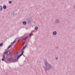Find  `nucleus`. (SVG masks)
Listing matches in <instances>:
<instances>
[{
	"label": "nucleus",
	"mask_w": 75,
	"mask_h": 75,
	"mask_svg": "<svg viewBox=\"0 0 75 75\" xmlns=\"http://www.w3.org/2000/svg\"><path fill=\"white\" fill-rule=\"evenodd\" d=\"M17 58H16L14 60V59H13V61H17Z\"/></svg>",
	"instance_id": "4468645a"
},
{
	"label": "nucleus",
	"mask_w": 75,
	"mask_h": 75,
	"mask_svg": "<svg viewBox=\"0 0 75 75\" xmlns=\"http://www.w3.org/2000/svg\"><path fill=\"white\" fill-rule=\"evenodd\" d=\"M11 54L10 53V52L9 51H8L7 52V55H10Z\"/></svg>",
	"instance_id": "7ed1b4c3"
},
{
	"label": "nucleus",
	"mask_w": 75,
	"mask_h": 75,
	"mask_svg": "<svg viewBox=\"0 0 75 75\" xmlns=\"http://www.w3.org/2000/svg\"><path fill=\"white\" fill-rule=\"evenodd\" d=\"M45 67H44V68L45 71H47V70L52 68V66L47 63L46 61L45 62Z\"/></svg>",
	"instance_id": "f257e3e1"
},
{
	"label": "nucleus",
	"mask_w": 75,
	"mask_h": 75,
	"mask_svg": "<svg viewBox=\"0 0 75 75\" xmlns=\"http://www.w3.org/2000/svg\"><path fill=\"white\" fill-rule=\"evenodd\" d=\"M58 59V57H57V58H56V59Z\"/></svg>",
	"instance_id": "393cba45"
},
{
	"label": "nucleus",
	"mask_w": 75,
	"mask_h": 75,
	"mask_svg": "<svg viewBox=\"0 0 75 75\" xmlns=\"http://www.w3.org/2000/svg\"><path fill=\"white\" fill-rule=\"evenodd\" d=\"M24 44H23V45H23V46H24Z\"/></svg>",
	"instance_id": "a878e982"
},
{
	"label": "nucleus",
	"mask_w": 75,
	"mask_h": 75,
	"mask_svg": "<svg viewBox=\"0 0 75 75\" xmlns=\"http://www.w3.org/2000/svg\"><path fill=\"white\" fill-rule=\"evenodd\" d=\"M20 40H18V42H19V41H20Z\"/></svg>",
	"instance_id": "b1692460"
},
{
	"label": "nucleus",
	"mask_w": 75,
	"mask_h": 75,
	"mask_svg": "<svg viewBox=\"0 0 75 75\" xmlns=\"http://www.w3.org/2000/svg\"><path fill=\"white\" fill-rule=\"evenodd\" d=\"M59 22V20L57 19L56 21V23H58Z\"/></svg>",
	"instance_id": "39448f33"
},
{
	"label": "nucleus",
	"mask_w": 75,
	"mask_h": 75,
	"mask_svg": "<svg viewBox=\"0 0 75 75\" xmlns=\"http://www.w3.org/2000/svg\"><path fill=\"white\" fill-rule=\"evenodd\" d=\"M26 47V45H25L24 46V47H23V49H24V48H25Z\"/></svg>",
	"instance_id": "4be33fe9"
},
{
	"label": "nucleus",
	"mask_w": 75,
	"mask_h": 75,
	"mask_svg": "<svg viewBox=\"0 0 75 75\" xmlns=\"http://www.w3.org/2000/svg\"><path fill=\"white\" fill-rule=\"evenodd\" d=\"M2 10V7L0 6V11H1Z\"/></svg>",
	"instance_id": "9b49d317"
},
{
	"label": "nucleus",
	"mask_w": 75,
	"mask_h": 75,
	"mask_svg": "<svg viewBox=\"0 0 75 75\" xmlns=\"http://www.w3.org/2000/svg\"><path fill=\"white\" fill-rule=\"evenodd\" d=\"M7 53V51H6L4 53V54H6Z\"/></svg>",
	"instance_id": "dca6fc26"
},
{
	"label": "nucleus",
	"mask_w": 75,
	"mask_h": 75,
	"mask_svg": "<svg viewBox=\"0 0 75 75\" xmlns=\"http://www.w3.org/2000/svg\"><path fill=\"white\" fill-rule=\"evenodd\" d=\"M25 42H25H25H23V44H25Z\"/></svg>",
	"instance_id": "5701e85b"
},
{
	"label": "nucleus",
	"mask_w": 75,
	"mask_h": 75,
	"mask_svg": "<svg viewBox=\"0 0 75 75\" xmlns=\"http://www.w3.org/2000/svg\"><path fill=\"white\" fill-rule=\"evenodd\" d=\"M53 35H56L57 34V32L56 31H54L53 33Z\"/></svg>",
	"instance_id": "423d86ee"
},
{
	"label": "nucleus",
	"mask_w": 75,
	"mask_h": 75,
	"mask_svg": "<svg viewBox=\"0 0 75 75\" xmlns=\"http://www.w3.org/2000/svg\"><path fill=\"white\" fill-rule=\"evenodd\" d=\"M23 24H27V23H26V22H23Z\"/></svg>",
	"instance_id": "2eb2a0df"
},
{
	"label": "nucleus",
	"mask_w": 75,
	"mask_h": 75,
	"mask_svg": "<svg viewBox=\"0 0 75 75\" xmlns=\"http://www.w3.org/2000/svg\"><path fill=\"white\" fill-rule=\"evenodd\" d=\"M13 59H14V58L11 57V58L8 59V60L9 61H13Z\"/></svg>",
	"instance_id": "f03ea898"
},
{
	"label": "nucleus",
	"mask_w": 75,
	"mask_h": 75,
	"mask_svg": "<svg viewBox=\"0 0 75 75\" xmlns=\"http://www.w3.org/2000/svg\"><path fill=\"white\" fill-rule=\"evenodd\" d=\"M5 56H4V55L3 56V59H2V61H4V59H5Z\"/></svg>",
	"instance_id": "0eeeda50"
},
{
	"label": "nucleus",
	"mask_w": 75,
	"mask_h": 75,
	"mask_svg": "<svg viewBox=\"0 0 75 75\" xmlns=\"http://www.w3.org/2000/svg\"><path fill=\"white\" fill-rule=\"evenodd\" d=\"M21 52H22V53H23V49H21Z\"/></svg>",
	"instance_id": "a211bd4d"
},
{
	"label": "nucleus",
	"mask_w": 75,
	"mask_h": 75,
	"mask_svg": "<svg viewBox=\"0 0 75 75\" xmlns=\"http://www.w3.org/2000/svg\"><path fill=\"white\" fill-rule=\"evenodd\" d=\"M11 3H12V2L11 1H9V4H11Z\"/></svg>",
	"instance_id": "6ab92c4d"
},
{
	"label": "nucleus",
	"mask_w": 75,
	"mask_h": 75,
	"mask_svg": "<svg viewBox=\"0 0 75 75\" xmlns=\"http://www.w3.org/2000/svg\"><path fill=\"white\" fill-rule=\"evenodd\" d=\"M3 8H4V9H6V6L4 5L3 6Z\"/></svg>",
	"instance_id": "6e6552de"
},
{
	"label": "nucleus",
	"mask_w": 75,
	"mask_h": 75,
	"mask_svg": "<svg viewBox=\"0 0 75 75\" xmlns=\"http://www.w3.org/2000/svg\"><path fill=\"white\" fill-rule=\"evenodd\" d=\"M16 42V40H15L14 42H13V43H12V44H14V42Z\"/></svg>",
	"instance_id": "412c9836"
},
{
	"label": "nucleus",
	"mask_w": 75,
	"mask_h": 75,
	"mask_svg": "<svg viewBox=\"0 0 75 75\" xmlns=\"http://www.w3.org/2000/svg\"><path fill=\"white\" fill-rule=\"evenodd\" d=\"M18 55V53H17L16 54H14V57H16V56H17V55Z\"/></svg>",
	"instance_id": "1a4fd4ad"
},
{
	"label": "nucleus",
	"mask_w": 75,
	"mask_h": 75,
	"mask_svg": "<svg viewBox=\"0 0 75 75\" xmlns=\"http://www.w3.org/2000/svg\"><path fill=\"white\" fill-rule=\"evenodd\" d=\"M23 52L20 55H19L17 57V59H18V58H19V57H21V56L22 55H23Z\"/></svg>",
	"instance_id": "20e7f679"
},
{
	"label": "nucleus",
	"mask_w": 75,
	"mask_h": 75,
	"mask_svg": "<svg viewBox=\"0 0 75 75\" xmlns=\"http://www.w3.org/2000/svg\"><path fill=\"white\" fill-rule=\"evenodd\" d=\"M35 30H37L38 29V27H35Z\"/></svg>",
	"instance_id": "f8f14e48"
},
{
	"label": "nucleus",
	"mask_w": 75,
	"mask_h": 75,
	"mask_svg": "<svg viewBox=\"0 0 75 75\" xmlns=\"http://www.w3.org/2000/svg\"><path fill=\"white\" fill-rule=\"evenodd\" d=\"M27 37H26L24 39V40H26L27 39Z\"/></svg>",
	"instance_id": "aec40b11"
},
{
	"label": "nucleus",
	"mask_w": 75,
	"mask_h": 75,
	"mask_svg": "<svg viewBox=\"0 0 75 75\" xmlns=\"http://www.w3.org/2000/svg\"><path fill=\"white\" fill-rule=\"evenodd\" d=\"M31 35H32V34L31 33H30L29 35V37H31Z\"/></svg>",
	"instance_id": "f3484780"
},
{
	"label": "nucleus",
	"mask_w": 75,
	"mask_h": 75,
	"mask_svg": "<svg viewBox=\"0 0 75 75\" xmlns=\"http://www.w3.org/2000/svg\"><path fill=\"white\" fill-rule=\"evenodd\" d=\"M12 47V45H10L8 47V48H11V47Z\"/></svg>",
	"instance_id": "ddd939ff"
},
{
	"label": "nucleus",
	"mask_w": 75,
	"mask_h": 75,
	"mask_svg": "<svg viewBox=\"0 0 75 75\" xmlns=\"http://www.w3.org/2000/svg\"><path fill=\"white\" fill-rule=\"evenodd\" d=\"M3 43L2 42L1 43V44H0V47H2V46H3Z\"/></svg>",
	"instance_id": "9d476101"
}]
</instances>
